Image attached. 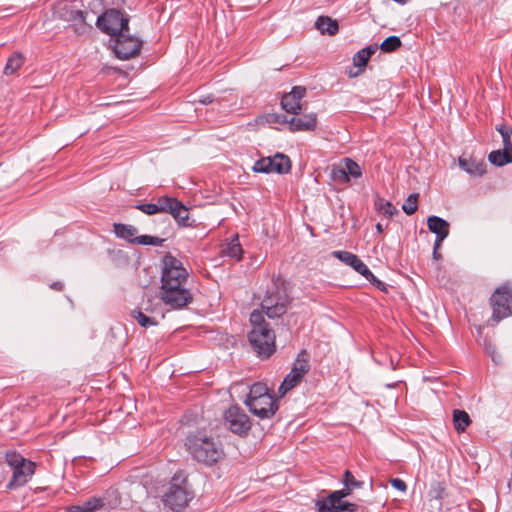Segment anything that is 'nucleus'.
Masks as SVG:
<instances>
[{
    "mask_svg": "<svg viewBox=\"0 0 512 512\" xmlns=\"http://www.w3.org/2000/svg\"><path fill=\"white\" fill-rule=\"evenodd\" d=\"M162 263L160 300L172 310L187 307L193 301V294L185 287L189 275L186 268L171 254L165 255Z\"/></svg>",
    "mask_w": 512,
    "mask_h": 512,
    "instance_id": "nucleus-1",
    "label": "nucleus"
},
{
    "mask_svg": "<svg viewBox=\"0 0 512 512\" xmlns=\"http://www.w3.org/2000/svg\"><path fill=\"white\" fill-rule=\"evenodd\" d=\"M185 446L194 460L206 466L216 464L225 456L222 444L201 432L188 435Z\"/></svg>",
    "mask_w": 512,
    "mask_h": 512,
    "instance_id": "nucleus-2",
    "label": "nucleus"
},
{
    "mask_svg": "<svg viewBox=\"0 0 512 512\" xmlns=\"http://www.w3.org/2000/svg\"><path fill=\"white\" fill-rule=\"evenodd\" d=\"M261 298L260 307L268 318H279L287 312L292 301L287 292L285 281L273 277Z\"/></svg>",
    "mask_w": 512,
    "mask_h": 512,
    "instance_id": "nucleus-3",
    "label": "nucleus"
},
{
    "mask_svg": "<svg viewBox=\"0 0 512 512\" xmlns=\"http://www.w3.org/2000/svg\"><path fill=\"white\" fill-rule=\"evenodd\" d=\"M192 498L193 492L188 486L187 477L182 472H177L163 496L164 505L171 510L179 511L185 508Z\"/></svg>",
    "mask_w": 512,
    "mask_h": 512,
    "instance_id": "nucleus-4",
    "label": "nucleus"
},
{
    "mask_svg": "<svg viewBox=\"0 0 512 512\" xmlns=\"http://www.w3.org/2000/svg\"><path fill=\"white\" fill-rule=\"evenodd\" d=\"M5 461L12 469V477L6 485L9 490L24 486L35 473V463L16 451L6 452Z\"/></svg>",
    "mask_w": 512,
    "mask_h": 512,
    "instance_id": "nucleus-5",
    "label": "nucleus"
},
{
    "mask_svg": "<svg viewBox=\"0 0 512 512\" xmlns=\"http://www.w3.org/2000/svg\"><path fill=\"white\" fill-rule=\"evenodd\" d=\"M97 27L107 35L115 37L129 32V17L117 9H108L97 18Z\"/></svg>",
    "mask_w": 512,
    "mask_h": 512,
    "instance_id": "nucleus-6",
    "label": "nucleus"
},
{
    "mask_svg": "<svg viewBox=\"0 0 512 512\" xmlns=\"http://www.w3.org/2000/svg\"><path fill=\"white\" fill-rule=\"evenodd\" d=\"M275 338L271 328L252 329L248 335L253 351L261 359H268L275 352Z\"/></svg>",
    "mask_w": 512,
    "mask_h": 512,
    "instance_id": "nucleus-7",
    "label": "nucleus"
},
{
    "mask_svg": "<svg viewBox=\"0 0 512 512\" xmlns=\"http://www.w3.org/2000/svg\"><path fill=\"white\" fill-rule=\"evenodd\" d=\"M309 370L310 364L308 354L305 350H302L293 363L291 371L286 375L278 388L279 397L285 396L291 389L299 385Z\"/></svg>",
    "mask_w": 512,
    "mask_h": 512,
    "instance_id": "nucleus-8",
    "label": "nucleus"
},
{
    "mask_svg": "<svg viewBox=\"0 0 512 512\" xmlns=\"http://www.w3.org/2000/svg\"><path fill=\"white\" fill-rule=\"evenodd\" d=\"M492 320L499 322L512 315V285L503 284L498 287L490 298Z\"/></svg>",
    "mask_w": 512,
    "mask_h": 512,
    "instance_id": "nucleus-9",
    "label": "nucleus"
},
{
    "mask_svg": "<svg viewBox=\"0 0 512 512\" xmlns=\"http://www.w3.org/2000/svg\"><path fill=\"white\" fill-rule=\"evenodd\" d=\"M332 255L346 265L351 266L356 272L365 277V279L374 287L380 291L387 292V285L383 281L379 280L356 254L348 251H333Z\"/></svg>",
    "mask_w": 512,
    "mask_h": 512,
    "instance_id": "nucleus-10",
    "label": "nucleus"
},
{
    "mask_svg": "<svg viewBox=\"0 0 512 512\" xmlns=\"http://www.w3.org/2000/svg\"><path fill=\"white\" fill-rule=\"evenodd\" d=\"M224 420L228 429L240 437H246L252 428L250 417L238 405H232L225 411Z\"/></svg>",
    "mask_w": 512,
    "mask_h": 512,
    "instance_id": "nucleus-11",
    "label": "nucleus"
},
{
    "mask_svg": "<svg viewBox=\"0 0 512 512\" xmlns=\"http://www.w3.org/2000/svg\"><path fill=\"white\" fill-rule=\"evenodd\" d=\"M291 160L283 153H276L273 157H262L257 160L252 170L256 173L288 174L291 171Z\"/></svg>",
    "mask_w": 512,
    "mask_h": 512,
    "instance_id": "nucleus-12",
    "label": "nucleus"
},
{
    "mask_svg": "<svg viewBox=\"0 0 512 512\" xmlns=\"http://www.w3.org/2000/svg\"><path fill=\"white\" fill-rule=\"evenodd\" d=\"M113 51L117 58L128 60L139 55L142 41L129 35V32L119 33L115 36Z\"/></svg>",
    "mask_w": 512,
    "mask_h": 512,
    "instance_id": "nucleus-13",
    "label": "nucleus"
},
{
    "mask_svg": "<svg viewBox=\"0 0 512 512\" xmlns=\"http://www.w3.org/2000/svg\"><path fill=\"white\" fill-rule=\"evenodd\" d=\"M249 411L260 419L272 418L278 410L276 398L271 394L252 401H244Z\"/></svg>",
    "mask_w": 512,
    "mask_h": 512,
    "instance_id": "nucleus-14",
    "label": "nucleus"
},
{
    "mask_svg": "<svg viewBox=\"0 0 512 512\" xmlns=\"http://www.w3.org/2000/svg\"><path fill=\"white\" fill-rule=\"evenodd\" d=\"M306 95V88L303 86H294L292 90L284 94L281 99L282 108L294 115H298L303 109L301 100Z\"/></svg>",
    "mask_w": 512,
    "mask_h": 512,
    "instance_id": "nucleus-15",
    "label": "nucleus"
},
{
    "mask_svg": "<svg viewBox=\"0 0 512 512\" xmlns=\"http://www.w3.org/2000/svg\"><path fill=\"white\" fill-rule=\"evenodd\" d=\"M317 126V115L315 113L305 114L303 116H297L290 118L289 120V131H313Z\"/></svg>",
    "mask_w": 512,
    "mask_h": 512,
    "instance_id": "nucleus-16",
    "label": "nucleus"
},
{
    "mask_svg": "<svg viewBox=\"0 0 512 512\" xmlns=\"http://www.w3.org/2000/svg\"><path fill=\"white\" fill-rule=\"evenodd\" d=\"M316 507L318 512H356L358 510L357 504L342 500L337 503H328L325 499L317 500Z\"/></svg>",
    "mask_w": 512,
    "mask_h": 512,
    "instance_id": "nucleus-17",
    "label": "nucleus"
},
{
    "mask_svg": "<svg viewBox=\"0 0 512 512\" xmlns=\"http://www.w3.org/2000/svg\"><path fill=\"white\" fill-rule=\"evenodd\" d=\"M428 229L436 234V239L439 242H443V240L449 235V223L441 217L438 216H429L427 219Z\"/></svg>",
    "mask_w": 512,
    "mask_h": 512,
    "instance_id": "nucleus-18",
    "label": "nucleus"
},
{
    "mask_svg": "<svg viewBox=\"0 0 512 512\" xmlns=\"http://www.w3.org/2000/svg\"><path fill=\"white\" fill-rule=\"evenodd\" d=\"M458 163L460 168L471 176H483L486 173L487 164L483 160L477 161L472 158L459 157Z\"/></svg>",
    "mask_w": 512,
    "mask_h": 512,
    "instance_id": "nucleus-19",
    "label": "nucleus"
},
{
    "mask_svg": "<svg viewBox=\"0 0 512 512\" xmlns=\"http://www.w3.org/2000/svg\"><path fill=\"white\" fill-rule=\"evenodd\" d=\"M377 50H378V45L372 44V45H369V46L365 47L364 49L358 51L353 56V63L356 67L359 68V71L357 73H355L354 76H358L360 73H362L364 71V67L367 65L369 59Z\"/></svg>",
    "mask_w": 512,
    "mask_h": 512,
    "instance_id": "nucleus-20",
    "label": "nucleus"
},
{
    "mask_svg": "<svg viewBox=\"0 0 512 512\" xmlns=\"http://www.w3.org/2000/svg\"><path fill=\"white\" fill-rule=\"evenodd\" d=\"M86 16L87 12L79 10V9H73L71 6H64L59 11V17L67 22H73L75 24H86Z\"/></svg>",
    "mask_w": 512,
    "mask_h": 512,
    "instance_id": "nucleus-21",
    "label": "nucleus"
},
{
    "mask_svg": "<svg viewBox=\"0 0 512 512\" xmlns=\"http://www.w3.org/2000/svg\"><path fill=\"white\" fill-rule=\"evenodd\" d=\"M315 27L322 34L335 35L339 30V24L336 20L328 16H319L315 22Z\"/></svg>",
    "mask_w": 512,
    "mask_h": 512,
    "instance_id": "nucleus-22",
    "label": "nucleus"
},
{
    "mask_svg": "<svg viewBox=\"0 0 512 512\" xmlns=\"http://www.w3.org/2000/svg\"><path fill=\"white\" fill-rule=\"evenodd\" d=\"M114 233L118 238L124 239L130 243L137 237L138 230L135 226L123 223L113 224Z\"/></svg>",
    "mask_w": 512,
    "mask_h": 512,
    "instance_id": "nucleus-23",
    "label": "nucleus"
},
{
    "mask_svg": "<svg viewBox=\"0 0 512 512\" xmlns=\"http://www.w3.org/2000/svg\"><path fill=\"white\" fill-rule=\"evenodd\" d=\"M222 253L224 256L230 257L239 261L242 258L243 249L241 244L238 241V235L236 234L234 238L228 242L222 249Z\"/></svg>",
    "mask_w": 512,
    "mask_h": 512,
    "instance_id": "nucleus-24",
    "label": "nucleus"
},
{
    "mask_svg": "<svg viewBox=\"0 0 512 512\" xmlns=\"http://www.w3.org/2000/svg\"><path fill=\"white\" fill-rule=\"evenodd\" d=\"M488 160L491 164L502 167L506 164L512 163V152L505 149L494 150L489 153Z\"/></svg>",
    "mask_w": 512,
    "mask_h": 512,
    "instance_id": "nucleus-25",
    "label": "nucleus"
},
{
    "mask_svg": "<svg viewBox=\"0 0 512 512\" xmlns=\"http://www.w3.org/2000/svg\"><path fill=\"white\" fill-rule=\"evenodd\" d=\"M453 424L458 433H463L471 424L469 414L464 410L455 409L453 411Z\"/></svg>",
    "mask_w": 512,
    "mask_h": 512,
    "instance_id": "nucleus-26",
    "label": "nucleus"
},
{
    "mask_svg": "<svg viewBox=\"0 0 512 512\" xmlns=\"http://www.w3.org/2000/svg\"><path fill=\"white\" fill-rule=\"evenodd\" d=\"M173 218L178 222L180 226H188L189 210L188 208L178 200L174 210L171 212Z\"/></svg>",
    "mask_w": 512,
    "mask_h": 512,
    "instance_id": "nucleus-27",
    "label": "nucleus"
},
{
    "mask_svg": "<svg viewBox=\"0 0 512 512\" xmlns=\"http://www.w3.org/2000/svg\"><path fill=\"white\" fill-rule=\"evenodd\" d=\"M269 395H271V393L269 392L267 385L262 382H256L250 386L249 393L247 394L245 401H252Z\"/></svg>",
    "mask_w": 512,
    "mask_h": 512,
    "instance_id": "nucleus-28",
    "label": "nucleus"
},
{
    "mask_svg": "<svg viewBox=\"0 0 512 512\" xmlns=\"http://www.w3.org/2000/svg\"><path fill=\"white\" fill-rule=\"evenodd\" d=\"M375 208L380 214L388 218H392L399 212L390 201H386L379 197L375 200Z\"/></svg>",
    "mask_w": 512,
    "mask_h": 512,
    "instance_id": "nucleus-29",
    "label": "nucleus"
},
{
    "mask_svg": "<svg viewBox=\"0 0 512 512\" xmlns=\"http://www.w3.org/2000/svg\"><path fill=\"white\" fill-rule=\"evenodd\" d=\"M24 63V58L21 53L14 52L7 61V64L4 68V73L6 75H11L16 72Z\"/></svg>",
    "mask_w": 512,
    "mask_h": 512,
    "instance_id": "nucleus-30",
    "label": "nucleus"
},
{
    "mask_svg": "<svg viewBox=\"0 0 512 512\" xmlns=\"http://www.w3.org/2000/svg\"><path fill=\"white\" fill-rule=\"evenodd\" d=\"M177 202L178 200L176 198L164 195L157 199L155 205L159 209V213L164 212L171 214Z\"/></svg>",
    "mask_w": 512,
    "mask_h": 512,
    "instance_id": "nucleus-31",
    "label": "nucleus"
},
{
    "mask_svg": "<svg viewBox=\"0 0 512 512\" xmlns=\"http://www.w3.org/2000/svg\"><path fill=\"white\" fill-rule=\"evenodd\" d=\"M131 317L138 322V324L144 328L157 325V321L153 317L145 315L141 310H133Z\"/></svg>",
    "mask_w": 512,
    "mask_h": 512,
    "instance_id": "nucleus-32",
    "label": "nucleus"
},
{
    "mask_svg": "<svg viewBox=\"0 0 512 512\" xmlns=\"http://www.w3.org/2000/svg\"><path fill=\"white\" fill-rule=\"evenodd\" d=\"M496 130L500 133L503 142V149L512 152V128L507 125H499Z\"/></svg>",
    "mask_w": 512,
    "mask_h": 512,
    "instance_id": "nucleus-33",
    "label": "nucleus"
},
{
    "mask_svg": "<svg viewBox=\"0 0 512 512\" xmlns=\"http://www.w3.org/2000/svg\"><path fill=\"white\" fill-rule=\"evenodd\" d=\"M402 42L398 36H389L387 37L378 48H380L383 52L391 53L400 48Z\"/></svg>",
    "mask_w": 512,
    "mask_h": 512,
    "instance_id": "nucleus-34",
    "label": "nucleus"
},
{
    "mask_svg": "<svg viewBox=\"0 0 512 512\" xmlns=\"http://www.w3.org/2000/svg\"><path fill=\"white\" fill-rule=\"evenodd\" d=\"M343 163H344L343 167L345 168L346 174L349 177V179L351 177L359 178L362 176V171H361L360 166L353 159L344 158Z\"/></svg>",
    "mask_w": 512,
    "mask_h": 512,
    "instance_id": "nucleus-35",
    "label": "nucleus"
},
{
    "mask_svg": "<svg viewBox=\"0 0 512 512\" xmlns=\"http://www.w3.org/2000/svg\"><path fill=\"white\" fill-rule=\"evenodd\" d=\"M418 199H419L418 193H412L407 197V199L405 200V203L402 205V209L407 215H412L417 211Z\"/></svg>",
    "mask_w": 512,
    "mask_h": 512,
    "instance_id": "nucleus-36",
    "label": "nucleus"
},
{
    "mask_svg": "<svg viewBox=\"0 0 512 512\" xmlns=\"http://www.w3.org/2000/svg\"><path fill=\"white\" fill-rule=\"evenodd\" d=\"M330 176L337 183L346 184L350 181L343 166L333 165Z\"/></svg>",
    "mask_w": 512,
    "mask_h": 512,
    "instance_id": "nucleus-37",
    "label": "nucleus"
},
{
    "mask_svg": "<svg viewBox=\"0 0 512 512\" xmlns=\"http://www.w3.org/2000/svg\"><path fill=\"white\" fill-rule=\"evenodd\" d=\"M263 314H265L262 309L254 310L250 314V322L252 325V329L256 328H270L269 324L264 320Z\"/></svg>",
    "mask_w": 512,
    "mask_h": 512,
    "instance_id": "nucleus-38",
    "label": "nucleus"
},
{
    "mask_svg": "<svg viewBox=\"0 0 512 512\" xmlns=\"http://www.w3.org/2000/svg\"><path fill=\"white\" fill-rule=\"evenodd\" d=\"M162 242H163V239L154 237V236H149V235L137 236L132 240V244H137V245L157 246V245H161Z\"/></svg>",
    "mask_w": 512,
    "mask_h": 512,
    "instance_id": "nucleus-39",
    "label": "nucleus"
},
{
    "mask_svg": "<svg viewBox=\"0 0 512 512\" xmlns=\"http://www.w3.org/2000/svg\"><path fill=\"white\" fill-rule=\"evenodd\" d=\"M342 482L345 487L350 489H359L363 486V482L357 480L349 470L344 472Z\"/></svg>",
    "mask_w": 512,
    "mask_h": 512,
    "instance_id": "nucleus-40",
    "label": "nucleus"
},
{
    "mask_svg": "<svg viewBox=\"0 0 512 512\" xmlns=\"http://www.w3.org/2000/svg\"><path fill=\"white\" fill-rule=\"evenodd\" d=\"M352 489L345 487L344 489L331 492L325 499L328 503H337L345 497L351 495Z\"/></svg>",
    "mask_w": 512,
    "mask_h": 512,
    "instance_id": "nucleus-41",
    "label": "nucleus"
},
{
    "mask_svg": "<svg viewBox=\"0 0 512 512\" xmlns=\"http://www.w3.org/2000/svg\"><path fill=\"white\" fill-rule=\"evenodd\" d=\"M134 208L140 210L141 212L147 215H154L159 213V209L155 205V203H139L134 206Z\"/></svg>",
    "mask_w": 512,
    "mask_h": 512,
    "instance_id": "nucleus-42",
    "label": "nucleus"
},
{
    "mask_svg": "<svg viewBox=\"0 0 512 512\" xmlns=\"http://www.w3.org/2000/svg\"><path fill=\"white\" fill-rule=\"evenodd\" d=\"M444 492H445V488H444L443 484L438 482L430 490V496L433 499L440 500L443 498Z\"/></svg>",
    "mask_w": 512,
    "mask_h": 512,
    "instance_id": "nucleus-43",
    "label": "nucleus"
},
{
    "mask_svg": "<svg viewBox=\"0 0 512 512\" xmlns=\"http://www.w3.org/2000/svg\"><path fill=\"white\" fill-rule=\"evenodd\" d=\"M289 120L286 115L283 114H270L268 116L269 123H277V124H287L289 126Z\"/></svg>",
    "mask_w": 512,
    "mask_h": 512,
    "instance_id": "nucleus-44",
    "label": "nucleus"
},
{
    "mask_svg": "<svg viewBox=\"0 0 512 512\" xmlns=\"http://www.w3.org/2000/svg\"><path fill=\"white\" fill-rule=\"evenodd\" d=\"M391 485L401 492H405L407 490L406 483L400 478H393L390 480Z\"/></svg>",
    "mask_w": 512,
    "mask_h": 512,
    "instance_id": "nucleus-45",
    "label": "nucleus"
},
{
    "mask_svg": "<svg viewBox=\"0 0 512 512\" xmlns=\"http://www.w3.org/2000/svg\"><path fill=\"white\" fill-rule=\"evenodd\" d=\"M442 242L438 243V239L435 240L434 247H433V258L438 260L441 258V254L438 252L439 248L441 247Z\"/></svg>",
    "mask_w": 512,
    "mask_h": 512,
    "instance_id": "nucleus-46",
    "label": "nucleus"
},
{
    "mask_svg": "<svg viewBox=\"0 0 512 512\" xmlns=\"http://www.w3.org/2000/svg\"><path fill=\"white\" fill-rule=\"evenodd\" d=\"M50 288L55 291H62L64 289V284L61 281H55L50 284Z\"/></svg>",
    "mask_w": 512,
    "mask_h": 512,
    "instance_id": "nucleus-47",
    "label": "nucleus"
},
{
    "mask_svg": "<svg viewBox=\"0 0 512 512\" xmlns=\"http://www.w3.org/2000/svg\"><path fill=\"white\" fill-rule=\"evenodd\" d=\"M212 101H213V98H212L211 96H207V97H205L203 100H201V102H202L203 104H209V103H211Z\"/></svg>",
    "mask_w": 512,
    "mask_h": 512,
    "instance_id": "nucleus-48",
    "label": "nucleus"
},
{
    "mask_svg": "<svg viewBox=\"0 0 512 512\" xmlns=\"http://www.w3.org/2000/svg\"><path fill=\"white\" fill-rule=\"evenodd\" d=\"M376 230L379 232V233H382L383 232V226L381 223H377L376 224Z\"/></svg>",
    "mask_w": 512,
    "mask_h": 512,
    "instance_id": "nucleus-49",
    "label": "nucleus"
}]
</instances>
